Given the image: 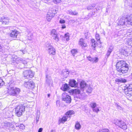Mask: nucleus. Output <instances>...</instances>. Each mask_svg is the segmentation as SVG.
I'll use <instances>...</instances> for the list:
<instances>
[{"label":"nucleus","mask_w":132,"mask_h":132,"mask_svg":"<svg viewBox=\"0 0 132 132\" xmlns=\"http://www.w3.org/2000/svg\"><path fill=\"white\" fill-rule=\"evenodd\" d=\"M116 67L117 71L121 73V75L126 73L128 70V64L123 60L119 61L117 62Z\"/></svg>","instance_id":"f257e3e1"},{"label":"nucleus","mask_w":132,"mask_h":132,"mask_svg":"<svg viewBox=\"0 0 132 132\" xmlns=\"http://www.w3.org/2000/svg\"><path fill=\"white\" fill-rule=\"evenodd\" d=\"M25 111V107L22 104L19 105L15 108V112L16 115L18 117L21 116L22 113Z\"/></svg>","instance_id":"f03ea898"},{"label":"nucleus","mask_w":132,"mask_h":132,"mask_svg":"<svg viewBox=\"0 0 132 132\" xmlns=\"http://www.w3.org/2000/svg\"><path fill=\"white\" fill-rule=\"evenodd\" d=\"M57 13L56 11L53 9H50L47 14L46 19L48 21H50Z\"/></svg>","instance_id":"7ed1b4c3"},{"label":"nucleus","mask_w":132,"mask_h":132,"mask_svg":"<svg viewBox=\"0 0 132 132\" xmlns=\"http://www.w3.org/2000/svg\"><path fill=\"white\" fill-rule=\"evenodd\" d=\"M115 123L116 125L123 130H126L127 129V126L123 121L117 120Z\"/></svg>","instance_id":"20e7f679"},{"label":"nucleus","mask_w":132,"mask_h":132,"mask_svg":"<svg viewBox=\"0 0 132 132\" xmlns=\"http://www.w3.org/2000/svg\"><path fill=\"white\" fill-rule=\"evenodd\" d=\"M20 92V89L16 87L8 91V93L10 95L16 96Z\"/></svg>","instance_id":"39448f33"},{"label":"nucleus","mask_w":132,"mask_h":132,"mask_svg":"<svg viewBox=\"0 0 132 132\" xmlns=\"http://www.w3.org/2000/svg\"><path fill=\"white\" fill-rule=\"evenodd\" d=\"M23 75L26 79H29L33 77L34 73L31 70H26L23 72Z\"/></svg>","instance_id":"423d86ee"},{"label":"nucleus","mask_w":132,"mask_h":132,"mask_svg":"<svg viewBox=\"0 0 132 132\" xmlns=\"http://www.w3.org/2000/svg\"><path fill=\"white\" fill-rule=\"evenodd\" d=\"M18 34L19 32L18 31L15 30H12L11 32L9 33V35L11 37L13 38V39L18 40L17 37Z\"/></svg>","instance_id":"0eeeda50"},{"label":"nucleus","mask_w":132,"mask_h":132,"mask_svg":"<svg viewBox=\"0 0 132 132\" xmlns=\"http://www.w3.org/2000/svg\"><path fill=\"white\" fill-rule=\"evenodd\" d=\"M46 47L47 48L48 53L50 55H54L55 54L56 50L50 44H48L46 45Z\"/></svg>","instance_id":"6e6552de"},{"label":"nucleus","mask_w":132,"mask_h":132,"mask_svg":"<svg viewBox=\"0 0 132 132\" xmlns=\"http://www.w3.org/2000/svg\"><path fill=\"white\" fill-rule=\"evenodd\" d=\"M62 99L63 100L67 103H70L71 101L70 96L67 95L66 93H63L62 95Z\"/></svg>","instance_id":"1a4fd4ad"},{"label":"nucleus","mask_w":132,"mask_h":132,"mask_svg":"<svg viewBox=\"0 0 132 132\" xmlns=\"http://www.w3.org/2000/svg\"><path fill=\"white\" fill-rule=\"evenodd\" d=\"M24 86L27 88L31 89L34 87L35 84L31 81L25 82Z\"/></svg>","instance_id":"9d476101"},{"label":"nucleus","mask_w":132,"mask_h":132,"mask_svg":"<svg viewBox=\"0 0 132 132\" xmlns=\"http://www.w3.org/2000/svg\"><path fill=\"white\" fill-rule=\"evenodd\" d=\"M126 19L125 18H121L119 20L118 22V24L119 25H127V21H126Z\"/></svg>","instance_id":"9b49d317"},{"label":"nucleus","mask_w":132,"mask_h":132,"mask_svg":"<svg viewBox=\"0 0 132 132\" xmlns=\"http://www.w3.org/2000/svg\"><path fill=\"white\" fill-rule=\"evenodd\" d=\"M9 21V19L6 17L3 16L0 18V21L3 24H8Z\"/></svg>","instance_id":"f8f14e48"},{"label":"nucleus","mask_w":132,"mask_h":132,"mask_svg":"<svg viewBox=\"0 0 132 132\" xmlns=\"http://www.w3.org/2000/svg\"><path fill=\"white\" fill-rule=\"evenodd\" d=\"M97 11V10L96 9H94L92 11V12H90L89 13H88V15L87 16V17H86V18L87 19H89L90 18L92 17L94 15Z\"/></svg>","instance_id":"ddd939ff"},{"label":"nucleus","mask_w":132,"mask_h":132,"mask_svg":"<svg viewBox=\"0 0 132 132\" xmlns=\"http://www.w3.org/2000/svg\"><path fill=\"white\" fill-rule=\"evenodd\" d=\"M69 84L72 87H76L77 86V83L75 80H70Z\"/></svg>","instance_id":"4468645a"},{"label":"nucleus","mask_w":132,"mask_h":132,"mask_svg":"<svg viewBox=\"0 0 132 132\" xmlns=\"http://www.w3.org/2000/svg\"><path fill=\"white\" fill-rule=\"evenodd\" d=\"M126 20L127 24L132 25V14L128 16Z\"/></svg>","instance_id":"2eb2a0df"},{"label":"nucleus","mask_w":132,"mask_h":132,"mask_svg":"<svg viewBox=\"0 0 132 132\" xmlns=\"http://www.w3.org/2000/svg\"><path fill=\"white\" fill-rule=\"evenodd\" d=\"M87 84L85 81H82L80 83V86L81 90L83 91L84 88L86 86Z\"/></svg>","instance_id":"dca6fc26"},{"label":"nucleus","mask_w":132,"mask_h":132,"mask_svg":"<svg viewBox=\"0 0 132 132\" xmlns=\"http://www.w3.org/2000/svg\"><path fill=\"white\" fill-rule=\"evenodd\" d=\"M15 85L13 83H9L8 84L7 86V91L15 88L14 87Z\"/></svg>","instance_id":"f3484780"},{"label":"nucleus","mask_w":132,"mask_h":132,"mask_svg":"<svg viewBox=\"0 0 132 132\" xmlns=\"http://www.w3.org/2000/svg\"><path fill=\"white\" fill-rule=\"evenodd\" d=\"M115 81L116 82H117V84H119L121 82H125L127 81L126 79L122 78L116 79L115 80Z\"/></svg>","instance_id":"a211bd4d"},{"label":"nucleus","mask_w":132,"mask_h":132,"mask_svg":"<svg viewBox=\"0 0 132 132\" xmlns=\"http://www.w3.org/2000/svg\"><path fill=\"white\" fill-rule=\"evenodd\" d=\"M125 94L127 96L130 97L132 96V91L127 90L126 89H125L124 91Z\"/></svg>","instance_id":"6ab92c4d"},{"label":"nucleus","mask_w":132,"mask_h":132,"mask_svg":"<svg viewBox=\"0 0 132 132\" xmlns=\"http://www.w3.org/2000/svg\"><path fill=\"white\" fill-rule=\"evenodd\" d=\"M75 113L74 112L73 110H69L68 111L65 113V115L67 116L68 118H70L72 114Z\"/></svg>","instance_id":"aec40b11"},{"label":"nucleus","mask_w":132,"mask_h":132,"mask_svg":"<svg viewBox=\"0 0 132 132\" xmlns=\"http://www.w3.org/2000/svg\"><path fill=\"white\" fill-rule=\"evenodd\" d=\"M79 43V44H80L81 45V46H82L86 47L87 46V44L84 43V40L82 38H81L80 39Z\"/></svg>","instance_id":"412c9836"},{"label":"nucleus","mask_w":132,"mask_h":132,"mask_svg":"<svg viewBox=\"0 0 132 132\" xmlns=\"http://www.w3.org/2000/svg\"><path fill=\"white\" fill-rule=\"evenodd\" d=\"M68 118L67 116L65 115V116L63 117L62 118L60 119L59 121L61 123H64L65 122L67 121V119Z\"/></svg>","instance_id":"4be33fe9"},{"label":"nucleus","mask_w":132,"mask_h":132,"mask_svg":"<svg viewBox=\"0 0 132 132\" xmlns=\"http://www.w3.org/2000/svg\"><path fill=\"white\" fill-rule=\"evenodd\" d=\"M67 13L70 15H76L78 14V12L76 11H72L71 10H69L67 11Z\"/></svg>","instance_id":"5701e85b"},{"label":"nucleus","mask_w":132,"mask_h":132,"mask_svg":"<svg viewBox=\"0 0 132 132\" xmlns=\"http://www.w3.org/2000/svg\"><path fill=\"white\" fill-rule=\"evenodd\" d=\"M72 92L73 93L76 94H79L80 93V90L78 88L72 90Z\"/></svg>","instance_id":"b1692460"},{"label":"nucleus","mask_w":132,"mask_h":132,"mask_svg":"<svg viewBox=\"0 0 132 132\" xmlns=\"http://www.w3.org/2000/svg\"><path fill=\"white\" fill-rule=\"evenodd\" d=\"M58 34L57 32L54 29H53L51 32L50 34L52 36V37Z\"/></svg>","instance_id":"393cba45"},{"label":"nucleus","mask_w":132,"mask_h":132,"mask_svg":"<svg viewBox=\"0 0 132 132\" xmlns=\"http://www.w3.org/2000/svg\"><path fill=\"white\" fill-rule=\"evenodd\" d=\"M17 60L19 61H20L21 63H22V64H23L24 65L27 64V62L25 60H23L21 58H18L17 59Z\"/></svg>","instance_id":"a878e982"},{"label":"nucleus","mask_w":132,"mask_h":132,"mask_svg":"<svg viewBox=\"0 0 132 132\" xmlns=\"http://www.w3.org/2000/svg\"><path fill=\"white\" fill-rule=\"evenodd\" d=\"M69 72L67 69H65L63 71L62 73L63 75L65 77H66L68 75Z\"/></svg>","instance_id":"bb28decb"},{"label":"nucleus","mask_w":132,"mask_h":132,"mask_svg":"<svg viewBox=\"0 0 132 132\" xmlns=\"http://www.w3.org/2000/svg\"><path fill=\"white\" fill-rule=\"evenodd\" d=\"M75 127L77 129L79 130L81 128V126L78 122L77 121L76 123Z\"/></svg>","instance_id":"cd10ccee"},{"label":"nucleus","mask_w":132,"mask_h":132,"mask_svg":"<svg viewBox=\"0 0 132 132\" xmlns=\"http://www.w3.org/2000/svg\"><path fill=\"white\" fill-rule=\"evenodd\" d=\"M59 34H58L52 37V38L55 41V42H58L59 40Z\"/></svg>","instance_id":"c85d7f7f"},{"label":"nucleus","mask_w":132,"mask_h":132,"mask_svg":"<svg viewBox=\"0 0 132 132\" xmlns=\"http://www.w3.org/2000/svg\"><path fill=\"white\" fill-rule=\"evenodd\" d=\"M95 38L98 42L100 43H101L100 40V38L99 34H96L95 35Z\"/></svg>","instance_id":"c756f323"},{"label":"nucleus","mask_w":132,"mask_h":132,"mask_svg":"<svg viewBox=\"0 0 132 132\" xmlns=\"http://www.w3.org/2000/svg\"><path fill=\"white\" fill-rule=\"evenodd\" d=\"M69 87L67 84H65L63 87V90L65 91L69 89Z\"/></svg>","instance_id":"7c9ffc66"},{"label":"nucleus","mask_w":132,"mask_h":132,"mask_svg":"<svg viewBox=\"0 0 132 132\" xmlns=\"http://www.w3.org/2000/svg\"><path fill=\"white\" fill-rule=\"evenodd\" d=\"M90 107L93 109L95 108L96 106V103H95L92 102L90 103Z\"/></svg>","instance_id":"2f4dec72"},{"label":"nucleus","mask_w":132,"mask_h":132,"mask_svg":"<svg viewBox=\"0 0 132 132\" xmlns=\"http://www.w3.org/2000/svg\"><path fill=\"white\" fill-rule=\"evenodd\" d=\"M109 130L107 129H100L97 132H108Z\"/></svg>","instance_id":"473e14b6"},{"label":"nucleus","mask_w":132,"mask_h":132,"mask_svg":"<svg viewBox=\"0 0 132 132\" xmlns=\"http://www.w3.org/2000/svg\"><path fill=\"white\" fill-rule=\"evenodd\" d=\"M71 52L73 56H74L77 53V51L76 49H73L71 50Z\"/></svg>","instance_id":"72a5a7b5"},{"label":"nucleus","mask_w":132,"mask_h":132,"mask_svg":"<svg viewBox=\"0 0 132 132\" xmlns=\"http://www.w3.org/2000/svg\"><path fill=\"white\" fill-rule=\"evenodd\" d=\"M95 7L94 5H90L88 6L87 7V9L88 10H90L93 9Z\"/></svg>","instance_id":"f704fd0d"},{"label":"nucleus","mask_w":132,"mask_h":132,"mask_svg":"<svg viewBox=\"0 0 132 132\" xmlns=\"http://www.w3.org/2000/svg\"><path fill=\"white\" fill-rule=\"evenodd\" d=\"M98 58L97 57H95L92 58V62H97L98 61Z\"/></svg>","instance_id":"c9c22d12"},{"label":"nucleus","mask_w":132,"mask_h":132,"mask_svg":"<svg viewBox=\"0 0 132 132\" xmlns=\"http://www.w3.org/2000/svg\"><path fill=\"white\" fill-rule=\"evenodd\" d=\"M127 90L132 91V84L129 85V86L126 87Z\"/></svg>","instance_id":"e433bc0d"},{"label":"nucleus","mask_w":132,"mask_h":132,"mask_svg":"<svg viewBox=\"0 0 132 132\" xmlns=\"http://www.w3.org/2000/svg\"><path fill=\"white\" fill-rule=\"evenodd\" d=\"M40 117V113L38 112L37 113V116L36 118V123H37L39 121V119Z\"/></svg>","instance_id":"4c0bfd02"},{"label":"nucleus","mask_w":132,"mask_h":132,"mask_svg":"<svg viewBox=\"0 0 132 132\" xmlns=\"http://www.w3.org/2000/svg\"><path fill=\"white\" fill-rule=\"evenodd\" d=\"M128 45L132 47V39H130L128 40Z\"/></svg>","instance_id":"58836bf2"},{"label":"nucleus","mask_w":132,"mask_h":132,"mask_svg":"<svg viewBox=\"0 0 132 132\" xmlns=\"http://www.w3.org/2000/svg\"><path fill=\"white\" fill-rule=\"evenodd\" d=\"M93 90L92 88L90 87H89L87 90V92L89 93H90Z\"/></svg>","instance_id":"ea45409f"},{"label":"nucleus","mask_w":132,"mask_h":132,"mask_svg":"<svg viewBox=\"0 0 132 132\" xmlns=\"http://www.w3.org/2000/svg\"><path fill=\"white\" fill-rule=\"evenodd\" d=\"M51 80L47 79L46 81V84L48 85H50L51 84Z\"/></svg>","instance_id":"a19ab883"},{"label":"nucleus","mask_w":132,"mask_h":132,"mask_svg":"<svg viewBox=\"0 0 132 132\" xmlns=\"http://www.w3.org/2000/svg\"><path fill=\"white\" fill-rule=\"evenodd\" d=\"M61 1V0H53V2L55 4L60 3Z\"/></svg>","instance_id":"79ce46f5"},{"label":"nucleus","mask_w":132,"mask_h":132,"mask_svg":"<svg viewBox=\"0 0 132 132\" xmlns=\"http://www.w3.org/2000/svg\"><path fill=\"white\" fill-rule=\"evenodd\" d=\"M93 111L97 113L99 111V109L97 108L93 109Z\"/></svg>","instance_id":"37998d69"},{"label":"nucleus","mask_w":132,"mask_h":132,"mask_svg":"<svg viewBox=\"0 0 132 132\" xmlns=\"http://www.w3.org/2000/svg\"><path fill=\"white\" fill-rule=\"evenodd\" d=\"M111 53V52L108 51L107 52L105 56V57L106 58H108V57L109 56Z\"/></svg>","instance_id":"c03bdc74"},{"label":"nucleus","mask_w":132,"mask_h":132,"mask_svg":"<svg viewBox=\"0 0 132 132\" xmlns=\"http://www.w3.org/2000/svg\"><path fill=\"white\" fill-rule=\"evenodd\" d=\"M19 128L21 129H23L24 128V125L22 124H20L19 126Z\"/></svg>","instance_id":"a18cd8bd"},{"label":"nucleus","mask_w":132,"mask_h":132,"mask_svg":"<svg viewBox=\"0 0 132 132\" xmlns=\"http://www.w3.org/2000/svg\"><path fill=\"white\" fill-rule=\"evenodd\" d=\"M113 48V47L112 46H110L109 49V50H108V51L111 53V52L112 51Z\"/></svg>","instance_id":"49530a36"},{"label":"nucleus","mask_w":132,"mask_h":132,"mask_svg":"<svg viewBox=\"0 0 132 132\" xmlns=\"http://www.w3.org/2000/svg\"><path fill=\"white\" fill-rule=\"evenodd\" d=\"M65 22L64 20H60L59 22L61 23H64Z\"/></svg>","instance_id":"de8ad7c7"},{"label":"nucleus","mask_w":132,"mask_h":132,"mask_svg":"<svg viewBox=\"0 0 132 132\" xmlns=\"http://www.w3.org/2000/svg\"><path fill=\"white\" fill-rule=\"evenodd\" d=\"M91 46L95 48L96 46V43H92Z\"/></svg>","instance_id":"09e8293b"},{"label":"nucleus","mask_w":132,"mask_h":132,"mask_svg":"<svg viewBox=\"0 0 132 132\" xmlns=\"http://www.w3.org/2000/svg\"><path fill=\"white\" fill-rule=\"evenodd\" d=\"M69 34L68 33L65 34V37L66 38L67 37H69Z\"/></svg>","instance_id":"8fccbe9b"},{"label":"nucleus","mask_w":132,"mask_h":132,"mask_svg":"<svg viewBox=\"0 0 132 132\" xmlns=\"http://www.w3.org/2000/svg\"><path fill=\"white\" fill-rule=\"evenodd\" d=\"M92 58L91 57H87V59H88V60L90 61L91 62H92Z\"/></svg>","instance_id":"3c124183"},{"label":"nucleus","mask_w":132,"mask_h":132,"mask_svg":"<svg viewBox=\"0 0 132 132\" xmlns=\"http://www.w3.org/2000/svg\"><path fill=\"white\" fill-rule=\"evenodd\" d=\"M43 129L42 128H40L38 130V132H42Z\"/></svg>","instance_id":"603ef678"},{"label":"nucleus","mask_w":132,"mask_h":132,"mask_svg":"<svg viewBox=\"0 0 132 132\" xmlns=\"http://www.w3.org/2000/svg\"><path fill=\"white\" fill-rule=\"evenodd\" d=\"M66 28V26L64 24H63L62 25V28L64 29Z\"/></svg>","instance_id":"864d4df0"},{"label":"nucleus","mask_w":132,"mask_h":132,"mask_svg":"<svg viewBox=\"0 0 132 132\" xmlns=\"http://www.w3.org/2000/svg\"><path fill=\"white\" fill-rule=\"evenodd\" d=\"M20 51L21 52V54L22 55V54H24L25 51H24L20 50Z\"/></svg>","instance_id":"5fc2aeb1"},{"label":"nucleus","mask_w":132,"mask_h":132,"mask_svg":"<svg viewBox=\"0 0 132 132\" xmlns=\"http://www.w3.org/2000/svg\"><path fill=\"white\" fill-rule=\"evenodd\" d=\"M91 42L92 43H95V41L94 39H91Z\"/></svg>","instance_id":"6e6d98bb"},{"label":"nucleus","mask_w":132,"mask_h":132,"mask_svg":"<svg viewBox=\"0 0 132 132\" xmlns=\"http://www.w3.org/2000/svg\"><path fill=\"white\" fill-rule=\"evenodd\" d=\"M66 38V40L68 41L69 40V37H67Z\"/></svg>","instance_id":"4d7b16f0"},{"label":"nucleus","mask_w":132,"mask_h":132,"mask_svg":"<svg viewBox=\"0 0 132 132\" xmlns=\"http://www.w3.org/2000/svg\"><path fill=\"white\" fill-rule=\"evenodd\" d=\"M130 31H132V30H130V29H129V30H128L127 32H128L130 33V32H131Z\"/></svg>","instance_id":"13d9d810"},{"label":"nucleus","mask_w":132,"mask_h":132,"mask_svg":"<svg viewBox=\"0 0 132 132\" xmlns=\"http://www.w3.org/2000/svg\"><path fill=\"white\" fill-rule=\"evenodd\" d=\"M50 96V94H47V97L48 98H49Z\"/></svg>","instance_id":"bf43d9fd"},{"label":"nucleus","mask_w":132,"mask_h":132,"mask_svg":"<svg viewBox=\"0 0 132 132\" xmlns=\"http://www.w3.org/2000/svg\"><path fill=\"white\" fill-rule=\"evenodd\" d=\"M51 132H55V131L53 130H51Z\"/></svg>","instance_id":"052dcab7"},{"label":"nucleus","mask_w":132,"mask_h":132,"mask_svg":"<svg viewBox=\"0 0 132 132\" xmlns=\"http://www.w3.org/2000/svg\"><path fill=\"white\" fill-rule=\"evenodd\" d=\"M116 106H117V107H120V106L119 105H118V104H116Z\"/></svg>","instance_id":"680f3d73"},{"label":"nucleus","mask_w":132,"mask_h":132,"mask_svg":"<svg viewBox=\"0 0 132 132\" xmlns=\"http://www.w3.org/2000/svg\"><path fill=\"white\" fill-rule=\"evenodd\" d=\"M118 108V109H120V108H121V107L120 106V107H117Z\"/></svg>","instance_id":"e2e57ef3"},{"label":"nucleus","mask_w":132,"mask_h":132,"mask_svg":"<svg viewBox=\"0 0 132 132\" xmlns=\"http://www.w3.org/2000/svg\"><path fill=\"white\" fill-rule=\"evenodd\" d=\"M19 67L20 68H22V67L21 66H20Z\"/></svg>","instance_id":"0e129e2a"},{"label":"nucleus","mask_w":132,"mask_h":132,"mask_svg":"<svg viewBox=\"0 0 132 132\" xmlns=\"http://www.w3.org/2000/svg\"><path fill=\"white\" fill-rule=\"evenodd\" d=\"M112 1H115V0H111Z\"/></svg>","instance_id":"69168bd1"},{"label":"nucleus","mask_w":132,"mask_h":132,"mask_svg":"<svg viewBox=\"0 0 132 132\" xmlns=\"http://www.w3.org/2000/svg\"><path fill=\"white\" fill-rule=\"evenodd\" d=\"M131 7H132V4H131Z\"/></svg>","instance_id":"338daca9"},{"label":"nucleus","mask_w":132,"mask_h":132,"mask_svg":"<svg viewBox=\"0 0 132 132\" xmlns=\"http://www.w3.org/2000/svg\"><path fill=\"white\" fill-rule=\"evenodd\" d=\"M17 1H18V2H19V0H17Z\"/></svg>","instance_id":"774afa93"}]
</instances>
